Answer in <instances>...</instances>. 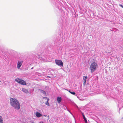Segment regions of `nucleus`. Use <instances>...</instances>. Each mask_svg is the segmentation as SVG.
Here are the masks:
<instances>
[{"instance_id":"f257e3e1","label":"nucleus","mask_w":123,"mask_h":123,"mask_svg":"<svg viewBox=\"0 0 123 123\" xmlns=\"http://www.w3.org/2000/svg\"><path fill=\"white\" fill-rule=\"evenodd\" d=\"M10 102L11 105L14 109L18 110L20 108V104L19 101L16 99L11 98L10 99Z\"/></svg>"},{"instance_id":"f03ea898","label":"nucleus","mask_w":123,"mask_h":123,"mask_svg":"<svg viewBox=\"0 0 123 123\" xmlns=\"http://www.w3.org/2000/svg\"><path fill=\"white\" fill-rule=\"evenodd\" d=\"M98 65L95 62L92 63L90 66V69L91 70V72L92 73L96 70L98 68Z\"/></svg>"},{"instance_id":"7ed1b4c3","label":"nucleus","mask_w":123,"mask_h":123,"mask_svg":"<svg viewBox=\"0 0 123 123\" xmlns=\"http://www.w3.org/2000/svg\"><path fill=\"white\" fill-rule=\"evenodd\" d=\"M15 80L18 83L22 85H26L25 81L22 79H20L19 78H17L15 79Z\"/></svg>"},{"instance_id":"20e7f679","label":"nucleus","mask_w":123,"mask_h":123,"mask_svg":"<svg viewBox=\"0 0 123 123\" xmlns=\"http://www.w3.org/2000/svg\"><path fill=\"white\" fill-rule=\"evenodd\" d=\"M55 62L57 65L60 66H63V63L61 61L56 59L55 60Z\"/></svg>"},{"instance_id":"39448f33","label":"nucleus","mask_w":123,"mask_h":123,"mask_svg":"<svg viewBox=\"0 0 123 123\" xmlns=\"http://www.w3.org/2000/svg\"><path fill=\"white\" fill-rule=\"evenodd\" d=\"M22 62L21 61H18V64L17 65V67L18 69L21 66Z\"/></svg>"},{"instance_id":"423d86ee","label":"nucleus","mask_w":123,"mask_h":123,"mask_svg":"<svg viewBox=\"0 0 123 123\" xmlns=\"http://www.w3.org/2000/svg\"><path fill=\"white\" fill-rule=\"evenodd\" d=\"M81 114H82V116L83 117V119L84 120V121L85 122V123H88L87 120H86V118L85 115H84V113H83L82 112H81Z\"/></svg>"},{"instance_id":"0eeeda50","label":"nucleus","mask_w":123,"mask_h":123,"mask_svg":"<svg viewBox=\"0 0 123 123\" xmlns=\"http://www.w3.org/2000/svg\"><path fill=\"white\" fill-rule=\"evenodd\" d=\"M22 91L26 93H29V92L27 89L23 88L22 89Z\"/></svg>"},{"instance_id":"6e6552de","label":"nucleus","mask_w":123,"mask_h":123,"mask_svg":"<svg viewBox=\"0 0 123 123\" xmlns=\"http://www.w3.org/2000/svg\"><path fill=\"white\" fill-rule=\"evenodd\" d=\"M57 101L58 102V103H60L62 100V98L60 97H58L57 98Z\"/></svg>"},{"instance_id":"1a4fd4ad","label":"nucleus","mask_w":123,"mask_h":123,"mask_svg":"<svg viewBox=\"0 0 123 123\" xmlns=\"http://www.w3.org/2000/svg\"><path fill=\"white\" fill-rule=\"evenodd\" d=\"M36 115L38 117H41L42 116V115L38 112H37L36 113Z\"/></svg>"},{"instance_id":"9d476101","label":"nucleus","mask_w":123,"mask_h":123,"mask_svg":"<svg viewBox=\"0 0 123 123\" xmlns=\"http://www.w3.org/2000/svg\"><path fill=\"white\" fill-rule=\"evenodd\" d=\"M39 91L41 92V93H42L43 94L45 95H46V92L44 90L40 89H39Z\"/></svg>"},{"instance_id":"9b49d317","label":"nucleus","mask_w":123,"mask_h":123,"mask_svg":"<svg viewBox=\"0 0 123 123\" xmlns=\"http://www.w3.org/2000/svg\"><path fill=\"white\" fill-rule=\"evenodd\" d=\"M0 123H3V120L2 117L0 116Z\"/></svg>"},{"instance_id":"f8f14e48","label":"nucleus","mask_w":123,"mask_h":123,"mask_svg":"<svg viewBox=\"0 0 123 123\" xmlns=\"http://www.w3.org/2000/svg\"><path fill=\"white\" fill-rule=\"evenodd\" d=\"M68 91L72 94L76 95L75 93L74 92H71L70 90Z\"/></svg>"},{"instance_id":"ddd939ff","label":"nucleus","mask_w":123,"mask_h":123,"mask_svg":"<svg viewBox=\"0 0 123 123\" xmlns=\"http://www.w3.org/2000/svg\"><path fill=\"white\" fill-rule=\"evenodd\" d=\"M37 56H37V57H38L39 58V59L41 60L42 61H44V59L43 58H42V57H40L39 55H37Z\"/></svg>"},{"instance_id":"4468645a","label":"nucleus","mask_w":123,"mask_h":123,"mask_svg":"<svg viewBox=\"0 0 123 123\" xmlns=\"http://www.w3.org/2000/svg\"><path fill=\"white\" fill-rule=\"evenodd\" d=\"M49 100V98H47V101L45 103V104H46V105H48V106H49V102H48Z\"/></svg>"},{"instance_id":"2eb2a0df","label":"nucleus","mask_w":123,"mask_h":123,"mask_svg":"<svg viewBox=\"0 0 123 123\" xmlns=\"http://www.w3.org/2000/svg\"><path fill=\"white\" fill-rule=\"evenodd\" d=\"M87 78L86 76H83V80H86Z\"/></svg>"},{"instance_id":"dca6fc26","label":"nucleus","mask_w":123,"mask_h":123,"mask_svg":"<svg viewBox=\"0 0 123 123\" xmlns=\"http://www.w3.org/2000/svg\"><path fill=\"white\" fill-rule=\"evenodd\" d=\"M86 83V80H84V81H83V85H85Z\"/></svg>"},{"instance_id":"f3484780","label":"nucleus","mask_w":123,"mask_h":123,"mask_svg":"<svg viewBox=\"0 0 123 123\" xmlns=\"http://www.w3.org/2000/svg\"><path fill=\"white\" fill-rule=\"evenodd\" d=\"M119 6H120L121 7H122L123 8V6L121 4H119Z\"/></svg>"},{"instance_id":"a211bd4d","label":"nucleus","mask_w":123,"mask_h":123,"mask_svg":"<svg viewBox=\"0 0 123 123\" xmlns=\"http://www.w3.org/2000/svg\"><path fill=\"white\" fill-rule=\"evenodd\" d=\"M68 110V111L71 114H72V113L67 108H66Z\"/></svg>"},{"instance_id":"6ab92c4d","label":"nucleus","mask_w":123,"mask_h":123,"mask_svg":"<svg viewBox=\"0 0 123 123\" xmlns=\"http://www.w3.org/2000/svg\"><path fill=\"white\" fill-rule=\"evenodd\" d=\"M29 123H34V122L33 121H32L31 122H30Z\"/></svg>"},{"instance_id":"aec40b11","label":"nucleus","mask_w":123,"mask_h":123,"mask_svg":"<svg viewBox=\"0 0 123 123\" xmlns=\"http://www.w3.org/2000/svg\"><path fill=\"white\" fill-rule=\"evenodd\" d=\"M46 98L47 99V98H48L47 97H43V98L44 99V98Z\"/></svg>"},{"instance_id":"412c9836","label":"nucleus","mask_w":123,"mask_h":123,"mask_svg":"<svg viewBox=\"0 0 123 123\" xmlns=\"http://www.w3.org/2000/svg\"><path fill=\"white\" fill-rule=\"evenodd\" d=\"M39 123H43V122H40Z\"/></svg>"},{"instance_id":"4be33fe9","label":"nucleus","mask_w":123,"mask_h":123,"mask_svg":"<svg viewBox=\"0 0 123 123\" xmlns=\"http://www.w3.org/2000/svg\"><path fill=\"white\" fill-rule=\"evenodd\" d=\"M47 115H44V116H45V117H46V116H47Z\"/></svg>"},{"instance_id":"5701e85b","label":"nucleus","mask_w":123,"mask_h":123,"mask_svg":"<svg viewBox=\"0 0 123 123\" xmlns=\"http://www.w3.org/2000/svg\"><path fill=\"white\" fill-rule=\"evenodd\" d=\"M33 68H31V69H33Z\"/></svg>"},{"instance_id":"b1692460","label":"nucleus","mask_w":123,"mask_h":123,"mask_svg":"<svg viewBox=\"0 0 123 123\" xmlns=\"http://www.w3.org/2000/svg\"><path fill=\"white\" fill-rule=\"evenodd\" d=\"M47 87H48V86H46V88Z\"/></svg>"}]
</instances>
